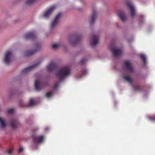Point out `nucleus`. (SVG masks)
Returning a JSON list of instances; mask_svg holds the SVG:
<instances>
[{"label":"nucleus","mask_w":155,"mask_h":155,"mask_svg":"<svg viewBox=\"0 0 155 155\" xmlns=\"http://www.w3.org/2000/svg\"><path fill=\"white\" fill-rule=\"evenodd\" d=\"M125 68L127 70L130 72H132L133 71V68L131 63L128 61L125 62Z\"/></svg>","instance_id":"2eb2a0df"},{"label":"nucleus","mask_w":155,"mask_h":155,"mask_svg":"<svg viewBox=\"0 0 155 155\" xmlns=\"http://www.w3.org/2000/svg\"><path fill=\"white\" fill-rule=\"evenodd\" d=\"M53 94V92L51 91L48 93H47L46 94V96L48 97H51Z\"/></svg>","instance_id":"bb28decb"},{"label":"nucleus","mask_w":155,"mask_h":155,"mask_svg":"<svg viewBox=\"0 0 155 155\" xmlns=\"http://www.w3.org/2000/svg\"><path fill=\"white\" fill-rule=\"evenodd\" d=\"M40 81L39 80H36L35 82V89L37 91H40L41 88L38 86V84H40Z\"/></svg>","instance_id":"a211bd4d"},{"label":"nucleus","mask_w":155,"mask_h":155,"mask_svg":"<svg viewBox=\"0 0 155 155\" xmlns=\"http://www.w3.org/2000/svg\"><path fill=\"white\" fill-rule=\"evenodd\" d=\"M111 51L113 55L115 57L120 56L122 53V51L119 49H111Z\"/></svg>","instance_id":"1a4fd4ad"},{"label":"nucleus","mask_w":155,"mask_h":155,"mask_svg":"<svg viewBox=\"0 0 155 155\" xmlns=\"http://www.w3.org/2000/svg\"><path fill=\"white\" fill-rule=\"evenodd\" d=\"M61 15V13L60 12L56 16L54 20L52 22L51 26V28H53L54 27H55L56 25L58 23L59 19Z\"/></svg>","instance_id":"0eeeda50"},{"label":"nucleus","mask_w":155,"mask_h":155,"mask_svg":"<svg viewBox=\"0 0 155 155\" xmlns=\"http://www.w3.org/2000/svg\"><path fill=\"white\" fill-rule=\"evenodd\" d=\"M134 89L136 91H143V88L139 86H134L133 85H132Z\"/></svg>","instance_id":"aec40b11"},{"label":"nucleus","mask_w":155,"mask_h":155,"mask_svg":"<svg viewBox=\"0 0 155 155\" xmlns=\"http://www.w3.org/2000/svg\"><path fill=\"white\" fill-rule=\"evenodd\" d=\"M60 46L59 44H55L52 45V47L54 49L58 48Z\"/></svg>","instance_id":"a878e982"},{"label":"nucleus","mask_w":155,"mask_h":155,"mask_svg":"<svg viewBox=\"0 0 155 155\" xmlns=\"http://www.w3.org/2000/svg\"><path fill=\"white\" fill-rule=\"evenodd\" d=\"M97 17V13L95 10L93 9L92 11V15L91 17V20L89 21L90 24L94 23L95 19Z\"/></svg>","instance_id":"f8f14e48"},{"label":"nucleus","mask_w":155,"mask_h":155,"mask_svg":"<svg viewBox=\"0 0 155 155\" xmlns=\"http://www.w3.org/2000/svg\"><path fill=\"white\" fill-rule=\"evenodd\" d=\"M141 17H143V16H141Z\"/></svg>","instance_id":"72a5a7b5"},{"label":"nucleus","mask_w":155,"mask_h":155,"mask_svg":"<svg viewBox=\"0 0 155 155\" xmlns=\"http://www.w3.org/2000/svg\"><path fill=\"white\" fill-rule=\"evenodd\" d=\"M59 82H58V83H56L54 85V88H55V89L57 88L58 87V86L59 85Z\"/></svg>","instance_id":"7c9ffc66"},{"label":"nucleus","mask_w":155,"mask_h":155,"mask_svg":"<svg viewBox=\"0 0 155 155\" xmlns=\"http://www.w3.org/2000/svg\"><path fill=\"white\" fill-rule=\"evenodd\" d=\"M87 71L86 69H83L81 71L82 75H84L85 74H86V73L87 72Z\"/></svg>","instance_id":"c756f323"},{"label":"nucleus","mask_w":155,"mask_h":155,"mask_svg":"<svg viewBox=\"0 0 155 155\" xmlns=\"http://www.w3.org/2000/svg\"><path fill=\"white\" fill-rule=\"evenodd\" d=\"M19 124V121L17 119H12L11 122V126L13 129L17 128Z\"/></svg>","instance_id":"dca6fc26"},{"label":"nucleus","mask_w":155,"mask_h":155,"mask_svg":"<svg viewBox=\"0 0 155 155\" xmlns=\"http://www.w3.org/2000/svg\"><path fill=\"white\" fill-rule=\"evenodd\" d=\"M36 38V35L33 32H29L26 33L24 36V38L25 39H33Z\"/></svg>","instance_id":"6e6552de"},{"label":"nucleus","mask_w":155,"mask_h":155,"mask_svg":"<svg viewBox=\"0 0 155 155\" xmlns=\"http://www.w3.org/2000/svg\"><path fill=\"white\" fill-rule=\"evenodd\" d=\"M35 49L33 51H28L26 52V56H29L32 55L35 53L37 51H38L40 48V45L39 44L37 43L35 45Z\"/></svg>","instance_id":"20e7f679"},{"label":"nucleus","mask_w":155,"mask_h":155,"mask_svg":"<svg viewBox=\"0 0 155 155\" xmlns=\"http://www.w3.org/2000/svg\"><path fill=\"white\" fill-rule=\"evenodd\" d=\"M140 57L143 60L144 64H146V59L145 56L144 54H141L140 55Z\"/></svg>","instance_id":"5701e85b"},{"label":"nucleus","mask_w":155,"mask_h":155,"mask_svg":"<svg viewBox=\"0 0 155 155\" xmlns=\"http://www.w3.org/2000/svg\"><path fill=\"white\" fill-rule=\"evenodd\" d=\"M57 68L56 64L53 62H51L47 67L48 70L49 71H51L56 69Z\"/></svg>","instance_id":"9b49d317"},{"label":"nucleus","mask_w":155,"mask_h":155,"mask_svg":"<svg viewBox=\"0 0 155 155\" xmlns=\"http://www.w3.org/2000/svg\"><path fill=\"white\" fill-rule=\"evenodd\" d=\"M98 37L95 35H94L91 39V45L94 46L98 43Z\"/></svg>","instance_id":"ddd939ff"},{"label":"nucleus","mask_w":155,"mask_h":155,"mask_svg":"<svg viewBox=\"0 0 155 155\" xmlns=\"http://www.w3.org/2000/svg\"><path fill=\"white\" fill-rule=\"evenodd\" d=\"M14 111V109L13 108H11L8 110V114H12L13 113Z\"/></svg>","instance_id":"c85d7f7f"},{"label":"nucleus","mask_w":155,"mask_h":155,"mask_svg":"<svg viewBox=\"0 0 155 155\" xmlns=\"http://www.w3.org/2000/svg\"><path fill=\"white\" fill-rule=\"evenodd\" d=\"M87 61V59L86 58L82 59L80 61V63L81 64H84Z\"/></svg>","instance_id":"cd10ccee"},{"label":"nucleus","mask_w":155,"mask_h":155,"mask_svg":"<svg viewBox=\"0 0 155 155\" xmlns=\"http://www.w3.org/2000/svg\"><path fill=\"white\" fill-rule=\"evenodd\" d=\"M12 55V52L10 50L8 51L5 52L4 61L6 64H9L10 62V58Z\"/></svg>","instance_id":"7ed1b4c3"},{"label":"nucleus","mask_w":155,"mask_h":155,"mask_svg":"<svg viewBox=\"0 0 155 155\" xmlns=\"http://www.w3.org/2000/svg\"><path fill=\"white\" fill-rule=\"evenodd\" d=\"M39 64L40 62H38L37 64H34L33 66H31L30 67L25 68L22 71V73H26L30 71L32 69L36 67Z\"/></svg>","instance_id":"4468645a"},{"label":"nucleus","mask_w":155,"mask_h":155,"mask_svg":"<svg viewBox=\"0 0 155 155\" xmlns=\"http://www.w3.org/2000/svg\"><path fill=\"white\" fill-rule=\"evenodd\" d=\"M81 38V36L77 35L75 34H73L70 36L69 41L71 45H74L78 42Z\"/></svg>","instance_id":"f03ea898"},{"label":"nucleus","mask_w":155,"mask_h":155,"mask_svg":"<svg viewBox=\"0 0 155 155\" xmlns=\"http://www.w3.org/2000/svg\"><path fill=\"white\" fill-rule=\"evenodd\" d=\"M123 77L125 80L129 82L132 85H133L132 79L129 76H123Z\"/></svg>","instance_id":"6ab92c4d"},{"label":"nucleus","mask_w":155,"mask_h":155,"mask_svg":"<svg viewBox=\"0 0 155 155\" xmlns=\"http://www.w3.org/2000/svg\"><path fill=\"white\" fill-rule=\"evenodd\" d=\"M34 100L33 98L29 100V105L31 106L33 105L34 104Z\"/></svg>","instance_id":"393cba45"},{"label":"nucleus","mask_w":155,"mask_h":155,"mask_svg":"<svg viewBox=\"0 0 155 155\" xmlns=\"http://www.w3.org/2000/svg\"><path fill=\"white\" fill-rule=\"evenodd\" d=\"M118 15L120 19L123 21H124L126 19V17L123 12H120L118 14Z\"/></svg>","instance_id":"f3484780"},{"label":"nucleus","mask_w":155,"mask_h":155,"mask_svg":"<svg viewBox=\"0 0 155 155\" xmlns=\"http://www.w3.org/2000/svg\"><path fill=\"white\" fill-rule=\"evenodd\" d=\"M70 74V69L69 67L64 66L58 71L56 74V76L59 78L60 81H61Z\"/></svg>","instance_id":"f257e3e1"},{"label":"nucleus","mask_w":155,"mask_h":155,"mask_svg":"<svg viewBox=\"0 0 155 155\" xmlns=\"http://www.w3.org/2000/svg\"><path fill=\"white\" fill-rule=\"evenodd\" d=\"M149 120L151 121H155V114L147 116Z\"/></svg>","instance_id":"4be33fe9"},{"label":"nucleus","mask_w":155,"mask_h":155,"mask_svg":"<svg viewBox=\"0 0 155 155\" xmlns=\"http://www.w3.org/2000/svg\"><path fill=\"white\" fill-rule=\"evenodd\" d=\"M12 153V150L11 149H9L8 150V153L9 154H11Z\"/></svg>","instance_id":"473e14b6"},{"label":"nucleus","mask_w":155,"mask_h":155,"mask_svg":"<svg viewBox=\"0 0 155 155\" xmlns=\"http://www.w3.org/2000/svg\"><path fill=\"white\" fill-rule=\"evenodd\" d=\"M23 150V149L22 147H20L18 150V152L20 153Z\"/></svg>","instance_id":"2f4dec72"},{"label":"nucleus","mask_w":155,"mask_h":155,"mask_svg":"<svg viewBox=\"0 0 155 155\" xmlns=\"http://www.w3.org/2000/svg\"><path fill=\"white\" fill-rule=\"evenodd\" d=\"M0 124L2 128H4L5 127V124L4 120L0 117Z\"/></svg>","instance_id":"412c9836"},{"label":"nucleus","mask_w":155,"mask_h":155,"mask_svg":"<svg viewBox=\"0 0 155 155\" xmlns=\"http://www.w3.org/2000/svg\"><path fill=\"white\" fill-rule=\"evenodd\" d=\"M127 5L130 10V14L131 16L134 17L135 14V10L133 6L130 2H127Z\"/></svg>","instance_id":"9d476101"},{"label":"nucleus","mask_w":155,"mask_h":155,"mask_svg":"<svg viewBox=\"0 0 155 155\" xmlns=\"http://www.w3.org/2000/svg\"><path fill=\"white\" fill-rule=\"evenodd\" d=\"M32 137L34 142L36 143H40L43 141L44 139V137L43 135L38 136L33 135Z\"/></svg>","instance_id":"39448f33"},{"label":"nucleus","mask_w":155,"mask_h":155,"mask_svg":"<svg viewBox=\"0 0 155 155\" xmlns=\"http://www.w3.org/2000/svg\"><path fill=\"white\" fill-rule=\"evenodd\" d=\"M56 8V6L54 5L51 7L45 13L44 15V17L45 18H48Z\"/></svg>","instance_id":"423d86ee"},{"label":"nucleus","mask_w":155,"mask_h":155,"mask_svg":"<svg viewBox=\"0 0 155 155\" xmlns=\"http://www.w3.org/2000/svg\"><path fill=\"white\" fill-rule=\"evenodd\" d=\"M36 0H27L26 4L28 5H31L33 4Z\"/></svg>","instance_id":"b1692460"}]
</instances>
